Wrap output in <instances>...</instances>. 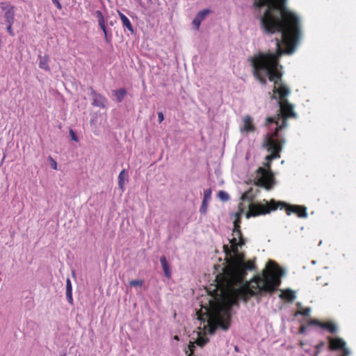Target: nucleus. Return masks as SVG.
Masks as SVG:
<instances>
[{
  "mask_svg": "<svg viewBox=\"0 0 356 356\" xmlns=\"http://www.w3.org/2000/svg\"><path fill=\"white\" fill-rule=\"evenodd\" d=\"M255 195L252 188L242 195V201L247 202L248 204L244 205L243 202L238 204V210L234 214L232 238L229 239L230 246L225 244L223 245L226 262L223 268L222 279L227 288L226 294L224 302L216 306L209 314L208 325L210 334H213L218 328L228 330L231 321V307L238 305L239 300L247 302L251 297H261L274 293L281 284V278L285 275L284 269L270 260L261 275H254L249 282L245 280L248 273L254 270L256 266L254 260H246L244 254L239 250V248L245 244L240 230V218L247 207L249 208L246 213L248 218L251 216L268 213L270 210L277 208L274 200L270 202V206L268 202H266V205L251 203Z\"/></svg>",
  "mask_w": 356,
  "mask_h": 356,
  "instance_id": "nucleus-1",
  "label": "nucleus"
},
{
  "mask_svg": "<svg viewBox=\"0 0 356 356\" xmlns=\"http://www.w3.org/2000/svg\"><path fill=\"white\" fill-rule=\"evenodd\" d=\"M286 0H254L261 28L266 34L277 33L268 52H259L249 58L254 76L258 80H282V66L279 57L292 54L301 37V19L289 10Z\"/></svg>",
  "mask_w": 356,
  "mask_h": 356,
  "instance_id": "nucleus-2",
  "label": "nucleus"
},
{
  "mask_svg": "<svg viewBox=\"0 0 356 356\" xmlns=\"http://www.w3.org/2000/svg\"><path fill=\"white\" fill-rule=\"evenodd\" d=\"M2 10L3 24L6 25V31L11 36H15V32L13 25L15 21V6L10 3L2 2L0 4Z\"/></svg>",
  "mask_w": 356,
  "mask_h": 356,
  "instance_id": "nucleus-3",
  "label": "nucleus"
},
{
  "mask_svg": "<svg viewBox=\"0 0 356 356\" xmlns=\"http://www.w3.org/2000/svg\"><path fill=\"white\" fill-rule=\"evenodd\" d=\"M329 348L331 350H341L343 352L341 356H348L350 350L346 347V342L339 337H329Z\"/></svg>",
  "mask_w": 356,
  "mask_h": 356,
  "instance_id": "nucleus-4",
  "label": "nucleus"
},
{
  "mask_svg": "<svg viewBox=\"0 0 356 356\" xmlns=\"http://www.w3.org/2000/svg\"><path fill=\"white\" fill-rule=\"evenodd\" d=\"M256 127L253 123V119L250 115H245L240 125V131L242 134H248L253 133Z\"/></svg>",
  "mask_w": 356,
  "mask_h": 356,
  "instance_id": "nucleus-5",
  "label": "nucleus"
},
{
  "mask_svg": "<svg viewBox=\"0 0 356 356\" xmlns=\"http://www.w3.org/2000/svg\"><path fill=\"white\" fill-rule=\"evenodd\" d=\"M90 95L92 99V104L93 106L103 108H106L108 100L104 96L97 93L93 89H91Z\"/></svg>",
  "mask_w": 356,
  "mask_h": 356,
  "instance_id": "nucleus-6",
  "label": "nucleus"
},
{
  "mask_svg": "<svg viewBox=\"0 0 356 356\" xmlns=\"http://www.w3.org/2000/svg\"><path fill=\"white\" fill-rule=\"evenodd\" d=\"M286 213L288 215H291L292 213H296L300 218L307 217V209L302 206H287Z\"/></svg>",
  "mask_w": 356,
  "mask_h": 356,
  "instance_id": "nucleus-7",
  "label": "nucleus"
},
{
  "mask_svg": "<svg viewBox=\"0 0 356 356\" xmlns=\"http://www.w3.org/2000/svg\"><path fill=\"white\" fill-rule=\"evenodd\" d=\"M310 324L318 325L323 329H326V330H329V332L331 333H334L337 330V325L332 322L321 323L320 321H318L317 320H313L311 321Z\"/></svg>",
  "mask_w": 356,
  "mask_h": 356,
  "instance_id": "nucleus-8",
  "label": "nucleus"
},
{
  "mask_svg": "<svg viewBox=\"0 0 356 356\" xmlns=\"http://www.w3.org/2000/svg\"><path fill=\"white\" fill-rule=\"evenodd\" d=\"M95 16L97 19L98 24L102 31L104 32V38L106 42H108V34L107 30L106 27V20L104 19V15L100 10H97L95 12Z\"/></svg>",
  "mask_w": 356,
  "mask_h": 356,
  "instance_id": "nucleus-9",
  "label": "nucleus"
},
{
  "mask_svg": "<svg viewBox=\"0 0 356 356\" xmlns=\"http://www.w3.org/2000/svg\"><path fill=\"white\" fill-rule=\"evenodd\" d=\"M281 299L286 300L289 302H292L296 298V292L291 289L281 290L279 295Z\"/></svg>",
  "mask_w": 356,
  "mask_h": 356,
  "instance_id": "nucleus-10",
  "label": "nucleus"
},
{
  "mask_svg": "<svg viewBox=\"0 0 356 356\" xmlns=\"http://www.w3.org/2000/svg\"><path fill=\"white\" fill-rule=\"evenodd\" d=\"M127 95V90L124 88L113 90V100L120 103L122 102Z\"/></svg>",
  "mask_w": 356,
  "mask_h": 356,
  "instance_id": "nucleus-11",
  "label": "nucleus"
},
{
  "mask_svg": "<svg viewBox=\"0 0 356 356\" xmlns=\"http://www.w3.org/2000/svg\"><path fill=\"white\" fill-rule=\"evenodd\" d=\"M161 264L162 266V268L163 270L165 276L168 278H170L171 277V270L170 267L167 261V259L165 256H162L160 258Z\"/></svg>",
  "mask_w": 356,
  "mask_h": 356,
  "instance_id": "nucleus-12",
  "label": "nucleus"
},
{
  "mask_svg": "<svg viewBox=\"0 0 356 356\" xmlns=\"http://www.w3.org/2000/svg\"><path fill=\"white\" fill-rule=\"evenodd\" d=\"M39 58V67L40 68L46 71H49L50 68L49 67V57L47 56H42L40 55L38 56Z\"/></svg>",
  "mask_w": 356,
  "mask_h": 356,
  "instance_id": "nucleus-13",
  "label": "nucleus"
},
{
  "mask_svg": "<svg viewBox=\"0 0 356 356\" xmlns=\"http://www.w3.org/2000/svg\"><path fill=\"white\" fill-rule=\"evenodd\" d=\"M120 18L122 21V25L126 27L129 31L131 33L134 32V28L133 26L130 22V20L128 19L127 17H126L123 13L119 12L118 13Z\"/></svg>",
  "mask_w": 356,
  "mask_h": 356,
  "instance_id": "nucleus-14",
  "label": "nucleus"
},
{
  "mask_svg": "<svg viewBox=\"0 0 356 356\" xmlns=\"http://www.w3.org/2000/svg\"><path fill=\"white\" fill-rule=\"evenodd\" d=\"M127 177V172L125 169H123L118 175V185L121 190L124 191V186L125 181Z\"/></svg>",
  "mask_w": 356,
  "mask_h": 356,
  "instance_id": "nucleus-15",
  "label": "nucleus"
},
{
  "mask_svg": "<svg viewBox=\"0 0 356 356\" xmlns=\"http://www.w3.org/2000/svg\"><path fill=\"white\" fill-rule=\"evenodd\" d=\"M209 13H210V10L208 9L202 10L197 14V15L195 16V18H197L198 20H200L202 22L205 19V17L208 15V14Z\"/></svg>",
  "mask_w": 356,
  "mask_h": 356,
  "instance_id": "nucleus-16",
  "label": "nucleus"
},
{
  "mask_svg": "<svg viewBox=\"0 0 356 356\" xmlns=\"http://www.w3.org/2000/svg\"><path fill=\"white\" fill-rule=\"evenodd\" d=\"M298 308H299L298 314H301V315H302L304 316H309L310 312H311V309L309 307H307V308H305V309L302 308L300 303H298Z\"/></svg>",
  "mask_w": 356,
  "mask_h": 356,
  "instance_id": "nucleus-17",
  "label": "nucleus"
},
{
  "mask_svg": "<svg viewBox=\"0 0 356 356\" xmlns=\"http://www.w3.org/2000/svg\"><path fill=\"white\" fill-rule=\"evenodd\" d=\"M218 197L222 201H227L229 199V194L223 191H220L218 195Z\"/></svg>",
  "mask_w": 356,
  "mask_h": 356,
  "instance_id": "nucleus-18",
  "label": "nucleus"
},
{
  "mask_svg": "<svg viewBox=\"0 0 356 356\" xmlns=\"http://www.w3.org/2000/svg\"><path fill=\"white\" fill-rule=\"evenodd\" d=\"M211 198V191L210 189H206L204 191V198L202 201L209 202Z\"/></svg>",
  "mask_w": 356,
  "mask_h": 356,
  "instance_id": "nucleus-19",
  "label": "nucleus"
},
{
  "mask_svg": "<svg viewBox=\"0 0 356 356\" xmlns=\"http://www.w3.org/2000/svg\"><path fill=\"white\" fill-rule=\"evenodd\" d=\"M208 341L209 339L207 337L199 336L197 343L199 346H203L208 342Z\"/></svg>",
  "mask_w": 356,
  "mask_h": 356,
  "instance_id": "nucleus-20",
  "label": "nucleus"
},
{
  "mask_svg": "<svg viewBox=\"0 0 356 356\" xmlns=\"http://www.w3.org/2000/svg\"><path fill=\"white\" fill-rule=\"evenodd\" d=\"M131 286H142L143 284V281L140 280H132L129 282Z\"/></svg>",
  "mask_w": 356,
  "mask_h": 356,
  "instance_id": "nucleus-21",
  "label": "nucleus"
},
{
  "mask_svg": "<svg viewBox=\"0 0 356 356\" xmlns=\"http://www.w3.org/2000/svg\"><path fill=\"white\" fill-rule=\"evenodd\" d=\"M208 202L202 201L201 207L200 208V212L201 213H206L207 211Z\"/></svg>",
  "mask_w": 356,
  "mask_h": 356,
  "instance_id": "nucleus-22",
  "label": "nucleus"
},
{
  "mask_svg": "<svg viewBox=\"0 0 356 356\" xmlns=\"http://www.w3.org/2000/svg\"><path fill=\"white\" fill-rule=\"evenodd\" d=\"M49 164L54 170H57V162L51 156L48 157Z\"/></svg>",
  "mask_w": 356,
  "mask_h": 356,
  "instance_id": "nucleus-23",
  "label": "nucleus"
},
{
  "mask_svg": "<svg viewBox=\"0 0 356 356\" xmlns=\"http://www.w3.org/2000/svg\"><path fill=\"white\" fill-rule=\"evenodd\" d=\"M66 292H72V283L69 278L66 281Z\"/></svg>",
  "mask_w": 356,
  "mask_h": 356,
  "instance_id": "nucleus-24",
  "label": "nucleus"
},
{
  "mask_svg": "<svg viewBox=\"0 0 356 356\" xmlns=\"http://www.w3.org/2000/svg\"><path fill=\"white\" fill-rule=\"evenodd\" d=\"M66 298L70 304H73L72 292H66Z\"/></svg>",
  "mask_w": 356,
  "mask_h": 356,
  "instance_id": "nucleus-25",
  "label": "nucleus"
},
{
  "mask_svg": "<svg viewBox=\"0 0 356 356\" xmlns=\"http://www.w3.org/2000/svg\"><path fill=\"white\" fill-rule=\"evenodd\" d=\"M195 348V344L191 342L189 346H188V349L191 351V353L188 355V356H194L193 355V350H194Z\"/></svg>",
  "mask_w": 356,
  "mask_h": 356,
  "instance_id": "nucleus-26",
  "label": "nucleus"
},
{
  "mask_svg": "<svg viewBox=\"0 0 356 356\" xmlns=\"http://www.w3.org/2000/svg\"><path fill=\"white\" fill-rule=\"evenodd\" d=\"M200 24H201V22L195 17L193 21V24L196 27V29H199Z\"/></svg>",
  "mask_w": 356,
  "mask_h": 356,
  "instance_id": "nucleus-27",
  "label": "nucleus"
},
{
  "mask_svg": "<svg viewBox=\"0 0 356 356\" xmlns=\"http://www.w3.org/2000/svg\"><path fill=\"white\" fill-rule=\"evenodd\" d=\"M158 118H159V122H161L164 120V116H163V113L159 112L158 113Z\"/></svg>",
  "mask_w": 356,
  "mask_h": 356,
  "instance_id": "nucleus-28",
  "label": "nucleus"
},
{
  "mask_svg": "<svg viewBox=\"0 0 356 356\" xmlns=\"http://www.w3.org/2000/svg\"><path fill=\"white\" fill-rule=\"evenodd\" d=\"M54 4H55V6H56V8L59 10H61L62 9V5L60 4V3L59 2V1L55 2Z\"/></svg>",
  "mask_w": 356,
  "mask_h": 356,
  "instance_id": "nucleus-29",
  "label": "nucleus"
},
{
  "mask_svg": "<svg viewBox=\"0 0 356 356\" xmlns=\"http://www.w3.org/2000/svg\"><path fill=\"white\" fill-rule=\"evenodd\" d=\"M70 134L72 136V140H77V138H76V135H75V134L74 133L73 131H72V130L70 131Z\"/></svg>",
  "mask_w": 356,
  "mask_h": 356,
  "instance_id": "nucleus-30",
  "label": "nucleus"
},
{
  "mask_svg": "<svg viewBox=\"0 0 356 356\" xmlns=\"http://www.w3.org/2000/svg\"><path fill=\"white\" fill-rule=\"evenodd\" d=\"M53 3H54L55 2L58 1V0H51Z\"/></svg>",
  "mask_w": 356,
  "mask_h": 356,
  "instance_id": "nucleus-31",
  "label": "nucleus"
},
{
  "mask_svg": "<svg viewBox=\"0 0 356 356\" xmlns=\"http://www.w3.org/2000/svg\"><path fill=\"white\" fill-rule=\"evenodd\" d=\"M175 339H176V340H179L178 337H177V336H175Z\"/></svg>",
  "mask_w": 356,
  "mask_h": 356,
  "instance_id": "nucleus-32",
  "label": "nucleus"
},
{
  "mask_svg": "<svg viewBox=\"0 0 356 356\" xmlns=\"http://www.w3.org/2000/svg\"><path fill=\"white\" fill-rule=\"evenodd\" d=\"M312 263L313 264H316V261H312Z\"/></svg>",
  "mask_w": 356,
  "mask_h": 356,
  "instance_id": "nucleus-33",
  "label": "nucleus"
},
{
  "mask_svg": "<svg viewBox=\"0 0 356 356\" xmlns=\"http://www.w3.org/2000/svg\"><path fill=\"white\" fill-rule=\"evenodd\" d=\"M79 356H81V355H79Z\"/></svg>",
  "mask_w": 356,
  "mask_h": 356,
  "instance_id": "nucleus-34",
  "label": "nucleus"
}]
</instances>
